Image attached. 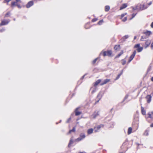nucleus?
<instances>
[{"label": "nucleus", "instance_id": "f257e3e1", "mask_svg": "<svg viewBox=\"0 0 153 153\" xmlns=\"http://www.w3.org/2000/svg\"><path fill=\"white\" fill-rule=\"evenodd\" d=\"M99 111H95L91 115V118L93 119L95 118L99 115Z\"/></svg>", "mask_w": 153, "mask_h": 153}, {"label": "nucleus", "instance_id": "f03ea898", "mask_svg": "<svg viewBox=\"0 0 153 153\" xmlns=\"http://www.w3.org/2000/svg\"><path fill=\"white\" fill-rule=\"evenodd\" d=\"M112 54V52L111 50H109L107 51H105L103 52V55L104 56H110Z\"/></svg>", "mask_w": 153, "mask_h": 153}, {"label": "nucleus", "instance_id": "7ed1b4c3", "mask_svg": "<svg viewBox=\"0 0 153 153\" xmlns=\"http://www.w3.org/2000/svg\"><path fill=\"white\" fill-rule=\"evenodd\" d=\"M136 53V51H134L133 52L132 54L129 57V60L128 61V63H129L132 60V59L134 58V57Z\"/></svg>", "mask_w": 153, "mask_h": 153}, {"label": "nucleus", "instance_id": "20e7f679", "mask_svg": "<svg viewBox=\"0 0 153 153\" xmlns=\"http://www.w3.org/2000/svg\"><path fill=\"white\" fill-rule=\"evenodd\" d=\"M104 125L102 124H100L99 125L97 126L96 127H94V131L97 132L98 131V130L100 129L101 128L103 127Z\"/></svg>", "mask_w": 153, "mask_h": 153}, {"label": "nucleus", "instance_id": "39448f33", "mask_svg": "<svg viewBox=\"0 0 153 153\" xmlns=\"http://www.w3.org/2000/svg\"><path fill=\"white\" fill-rule=\"evenodd\" d=\"M10 20H5L2 21L1 22L0 24V25H4L8 24L10 22Z\"/></svg>", "mask_w": 153, "mask_h": 153}, {"label": "nucleus", "instance_id": "423d86ee", "mask_svg": "<svg viewBox=\"0 0 153 153\" xmlns=\"http://www.w3.org/2000/svg\"><path fill=\"white\" fill-rule=\"evenodd\" d=\"M33 4V2L32 1H30L26 5V7L27 8H29L31 6H32Z\"/></svg>", "mask_w": 153, "mask_h": 153}, {"label": "nucleus", "instance_id": "0eeeda50", "mask_svg": "<svg viewBox=\"0 0 153 153\" xmlns=\"http://www.w3.org/2000/svg\"><path fill=\"white\" fill-rule=\"evenodd\" d=\"M147 8V7L146 6H145L144 4L140 5V9L141 10H143L146 9Z\"/></svg>", "mask_w": 153, "mask_h": 153}, {"label": "nucleus", "instance_id": "6e6552de", "mask_svg": "<svg viewBox=\"0 0 153 153\" xmlns=\"http://www.w3.org/2000/svg\"><path fill=\"white\" fill-rule=\"evenodd\" d=\"M151 43V41L150 40H147L145 43V48L148 47L150 45Z\"/></svg>", "mask_w": 153, "mask_h": 153}, {"label": "nucleus", "instance_id": "1a4fd4ad", "mask_svg": "<svg viewBox=\"0 0 153 153\" xmlns=\"http://www.w3.org/2000/svg\"><path fill=\"white\" fill-rule=\"evenodd\" d=\"M110 81V79H105L103 82L101 83L100 84L101 85H102L104 84H106L107 82H109Z\"/></svg>", "mask_w": 153, "mask_h": 153}, {"label": "nucleus", "instance_id": "9d476101", "mask_svg": "<svg viewBox=\"0 0 153 153\" xmlns=\"http://www.w3.org/2000/svg\"><path fill=\"white\" fill-rule=\"evenodd\" d=\"M102 97V94L101 93V92H100V93H99L97 96V98L99 99V100L95 102L96 104L101 99Z\"/></svg>", "mask_w": 153, "mask_h": 153}, {"label": "nucleus", "instance_id": "9b49d317", "mask_svg": "<svg viewBox=\"0 0 153 153\" xmlns=\"http://www.w3.org/2000/svg\"><path fill=\"white\" fill-rule=\"evenodd\" d=\"M152 97L150 95H148L146 97V98L147 99V102L148 103H149L151 100Z\"/></svg>", "mask_w": 153, "mask_h": 153}, {"label": "nucleus", "instance_id": "f8f14e48", "mask_svg": "<svg viewBox=\"0 0 153 153\" xmlns=\"http://www.w3.org/2000/svg\"><path fill=\"white\" fill-rule=\"evenodd\" d=\"M79 108H76L75 111V115L76 116H78L81 114V112H80L78 111H77Z\"/></svg>", "mask_w": 153, "mask_h": 153}, {"label": "nucleus", "instance_id": "ddd939ff", "mask_svg": "<svg viewBox=\"0 0 153 153\" xmlns=\"http://www.w3.org/2000/svg\"><path fill=\"white\" fill-rule=\"evenodd\" d=\"M143 33L145 34L146 36H149L151 34L152 32L150 31H147L146 32H144Z\"/></svg>", "mask_w": 153, "mask_h": 153}, {"label": "nucleus", "instance_id": "4468645a", "mask_svg": "<svg viewBox=\"0 0 153 153\" xmlns=\"http://www.w3.org/2000/svg\"><path fill=\"white\" fill-rule=\"evenodd\" d=\"M127 6V4H123L122 6L120 7V10H122L123 9L126 8Z\"/></svg>", "mask_w": 153, "mask_h": 153}, {"label": "nucleus", "instance_id": "2eb2a0df", "mask_svg": "<svg viewBox=\"0 0 153 153\" xmlns=\"http://www.w3.org/2000/svg\"><path fill=\"white\" fill-rule=\"evenodd\" d=\"M101 79H99L95 82L94 83V85L95 86H97L101 82Z\"/></svg>", "mask_w": 153, "mask_h": 153}, {"label": "nucleus", "instance_id": "dca6fc26", "mask_svg": "<svg viewBox=\"0 0 153 153\" xmlns=\"http://www.w3.org/2000/svg\"><path fill=\"white\" fill-rule=\"evenodd\" d=\"M18 3H17L16 1H12L11 2V7H13L14 6H16V5Z\"/></svg>", "mask_w": 153, "mask_h": 153}, {"label": "nucleus", "instance_id": "f3484780", "mask_svg": "<svg viewBox=\"0 0 153 153\" xmlns=\"http://www.w3.org/2000/svg\"><path fill=\"white\" fill-rule=\"evenodd\" d=\"M80 137L81 138L82 140H83V139L85 138V135L84 133H81L80 134Z\"/></svg>", "mask_w": 153, "mask_h": 153}, {"label": "nucleus", "instance_id": "a211bd4d", "mask_svg": "<svg viewBox=\"0 0 153 153\" xmlns=\"http://www.w3.org/2000/svg\"><path fill=\"white\" fill-rule=\"evenodd\" d=\"M148 115L149 117L151 118H153V111L149 113Z\"/></svg>", "mask_w": 153, "mask_h": 153}, {"label": "nucleus", "instance_id": "6ab92c4d", "mask_svg": "<svg viewBox=\"0 0 153 153\" xmlns=\"http://www.w3.org/2000/svg\"><path fill=\"white\" fill-rule=\"evenodd\" d=\"M73 143V138L72 137L70 140L69 143L68 145V147H70L71 146V145Z\"/></svg>", "mask_w": 153, "mask_h": 153}, {"label": "nucleus", "instance_id": "aec40b11", "mask_svg": "<svg viewBox=\"0 0 153 153\" xmlns=\"http://www.w3.org/2000/svg\"><path fill=\"white\" fill-rule=\"evenodd\" d=\"M123 50L121 51V52L116 56L115 58H119L122 54H123Z\"/></svg>", "mask_w": 153, "mask_h": 153}, {"label": "nucleus", "instance_id": "412c9836", "mask_svg": "<svg viewBox=\"0 0 153 153\" xmlns=\"http://www.w3.org/2000/svg\"><path fill=\"white\" fill-rule=\"evenodd\" d=\"M75 131V128L74 127L73 129L71 130H70L68 133V134H70L71 132H74Z\"/></svg>", "mask_w": 153, "mask_h": 153}, {"label": "nucleus", "instance_id": "4be33fe9", "mask_svg": "<svg viewBox=\"0 0 153 153\" xmlns=\"http://www.w3.org/2000/svg\"><path fill=\"white\" fill-rule=\"evenodd\" d=\"M93 129L92 128H90L88 130V134H90L93 133Z\"/></svg>", "mask_w": 153, "mask_h": 153}, {"label": "nucleus", "instance_id": "5701e85b", "mask_svg": "<svg viewBox=\"0 0 153 153\" xmlns=\"http://www.w3.org/2000/svg\"><path fill=\"white\" fill-rule=\"evenodd\" d=\"M120 45H117L115 46L114 49L115 50H117L118 49H120Z\"/></svg>", "mask_w": 153, "mask_h": 153}, {"label": "nucleus", "instance_id": "b1692460", "mask_svg": "<svg viewBox=\"0 0 153 153\" xmlns=\"http://www.w3.org/2000/svg\"><path fill=\"white\" fill-rule=\"evenodd\" d=\"M141 112L143 114L145 115L146 114V111L145 110H144V108L143 107H141Z\"/></svg>", "mask_w": 153, "mask_h": 153}, {"label": "nucleus", "instance_id": "393cba45", "mask_svg": "<svg viewBox=\"0 0 153 153\" xmlns=\"http://www.w3.org/2000/svg\"><path fill=\"white\" fill-rule=\"evenodd\" d=\"M132 128L131 127H129L128 128V134H130L132 131Z\"/></svg>", "mask_w": 153, "mask_h": 153}, {"label": "nucleus", "instance_id": "a878e982", "mask_svg": "<svg viewBox=\"0 0 153 153\" xmlns=\"http://www.w3.org/2000/svg\"><path fill=\"white\" fill-rule=\"evenodd\" d=\"M110 9V7L109 6H106L105 7V11L106 12L108 11Z\"/></svg>", "mask_w": 153, "mask_h": 153}, {"label": "nucleus", "instance_id": "bb28decb", "mask_svg": "<svg viewBox=\"0 0 153 153\" xmlns=\"http://www.w3.org/2000/svg\"><path fill=\"white\" fill-rule=\"evenodd\" d=\"M129 36L128 35H125L122 38V40H123V41L125 40L126 39H127L128 38Z\"/></svg>", "mask_w": 153, "mask_h": 153}, {"label": "nucleus", "instance_id": "cd10ccee", "mask_svg": "<svg viewBox=\"0 0 153 153\" xmlns=\"http://www.w3.org/2000/svg\"><path fill=\"white\" fill-rule=\"evenodd\" d=\"M143 49V48L142 47H139V48H138L137 49V50L138 52H140L142 51Z\"/></svg>", "mask_w": 153, "mask_h": 153}, {"label": "nucleus", "instance_id": "c85d7f7f", "mask_svg": "<svg viewBox=\"0 0 153 153\" xmlns=\"http://www.w3.org/2000/svg\"><path fill=\"white\" fill-rule=\"evenodd\" d=\"M147 38L146 36H142L141 37L140 40L141 41H144V39H146Z\"/></svg>", "mask_w": 153, "mask_h": 153}, {"label": "nucleus", "instance_id": "c756f323", "mask_svg": "<svg viewBox=\"0 0 153 153\" xmlns=\"http://www.w3.org/2000/svg\"><path fill=\"white\" fill-rule=\"evenodd\" d=\"M10 14V12H8L6 13V14L5 15V17H7L9 16Z\"/></svg>", "mask_w": 153, "mask_h": 153}, {"label": "nucleus", "instance_id": "7c9ffc66", "mask_svg": "<svg viewBox=\"0 0 153 153\" xmlns=\"http://www.w3.org/2000/svg\"><path fill=\"white\" fill-rule=\"evenodd\" d=\"M82 140L81 139V137H79L78 138L76 139L75 140V141H80Z\"/></svg>", "mask_w": 153, "mask_h": 153}, {"label": "nucleus", "instance_id": "2f4dec72", "mask_svg": "<svg viewBox=\"0 0 153 153\" xmlns=\"http://www.w3.org/2000/svg\"><path fill=\"white\" fill-rule=\"evenodd\" d=\"M103 22V21L102 19L100 20L98 22V24L99 25H101L102 24V23Z\"/></svg>", "mask_w": 153, "mask_h": 153}, {"label": "nucleus", "instance_id": "473e14b6", "mask_svg": "<svg viewBox=\"0 0 153 153\" xmlns=\"http://www.w3.org/2000/svg\"><path fill=\"white\" fill-rule=\"evenodd\" d=\"M12 0H4L3 1L4 3H5L6 2L8 3L9 2H10V1H11Z\"/></svg>", "mask_w": 153, "mask_h": 153}, {"label": "nucleus", "instance_id": "72a5a7b5", "mask_svg": "<svg viewBox=\"0 0 153 153\" xmlns=\"http://www.w3.org/2000/svg\"><path fill=\"white\" fill-rule=\"evenodd\" d=\"M122 61H123L122 65H125L126 62V61L124 59H122Z\"/></svg>", "mask_w": 153, "mask_h": 153}, {"label": "nucleus", "instance_id": "f704fd0d", "mask_svg": "<svg viewBox=\"0 0 153 153\" xmlns=\"http://www.w3.org/2000/svg\"><path fill=\"white\" fill-rule=\"evenodd\" d=\"M140 44H137L135 45L134 48H139V47H140Z\"/></svg>", "mask_w": 153, "mask_h": 153}, {"label": "nucleus", "instance_id": "c9c22d12", "mask_svg": "<svg viewBox=\"0 0 153 153\" xmlns=\"http://www.w3.org/2000/svg\"><path fill=\"white\" fill-rule=\"evenodd\" d=\"M144 134L146 136L148 135V131L146 130L145 131L144 133Z\"/></svg>", "mask_w": 153, "mask_h": 153}, {"label": "nucleus", "instance_id": "e433bc0d", "mask_svg": "<svg viewBox=\"0 0 153 153\" xmlns=\"http://www.w3.org/2000/svg\"><path fill=\"white\" fill-rule=\"evenodd\" d=\"M120 74H119L117 75V76L116 78V79H115V80L118 79L120 77Z\"/></svg>", "mask_w": 153, "mask_h": 153}, {"label": "nucleus", "instance_id": "4c0bfd02", "mask_svg": "<svg viewBox=\"0 0 153 153\" xmlns=\"http://www.w3.org/2000/svg\"><path fill=\"white\" fill-rule=\"evenodd\" d=\"M97 59V58H96L93 61L92 63L93 64H94L96 62Z\"/></svg>", "mask_w": 153, "mask_h": 153}, {"label": "nucleus", "instance_id": "58836bf2", "mask_svg": "<svg viewBox=\"0 0 153 153\" xmlns=\"http://www.w3.org/2000/svg\"><path fill=\"white\" fill-rule=\"evenodd\" d=\"M138 9V8L137 6H136L135 7H133V10H136Z\"/></svg>", "mask_w": 153, "mask_h": 153}, {"label": "nucleus", "instance_id": "ea45409f", "mask_svg": "<svg viewBox=\"0 0 153 153\" xmlns=\"http://www.w3.org/2000/svg\"><path fill=\"white\" fill-rule=\"evenodd\" d=\"M97 19H93L92 20V22H95V21H97Z\"/></svg>", "mask_w": 153, "mask_h": 153}, {"label": "nucleus", "instance_id": "a19ab883", "mask_svg": "<svg viewBox=\"0 0 153 153\" xmlns=\"http://www.w3.org/2000/svg\"><path fill=\"white\" fill-rule=\"evenodd\" d=\"M127 20V18L126 17H125L122 20V21L124 22Z\"/></svg>", "mask_w": 153, "mask_h": 153}, {"label": "nucleus", "instance_id": "79ce46f5", "mask_svg": "<svg viewBox=\"0 0 153 153\" xmlns=\"http://www.w3.org/2000/svg\"><path fill=\"white\" fill-rule=\"evenodd\" d=\"M16 6H17L18 8H21V6L20 5L18 4H17L16 5Z\"/></svg>", "mask_w": 153, "mask_h": 153}, {"label": "nucleus", "instance_id": "37998d69", "mask_svg": "<svg viewBox=\"0 0 153 153\" xmlns=\"http://www.w3.org/2000/svg\"><path fill=\"white\" fill-rule=\"evenodd\" d=\"M126 13H125V14H122L121 15V17H124L125 15H126Z\"/></svg>", "mask_w": 153, "mask_h": 153}, {"label": "nucleus", "instance_id": "c03bdc74", "mask_svg": "<svg viewBox=\"0 0 153 153\" xmlns=\"http://www.w3.org/2000/svg\"><path fill=\"white\" fill-rule=\"evenodd\" d=\"M16 1L17 3H18L19 2H20V3H21V0H16Z\"/></svg>", "mask_w": 153, "mask_h": 153}, {"label": "nucleus", "instance_id": "a18cd8bd", "mask_svg": "<svg viewBox=\"0 0 153 153\" xmlns=\"http://www.w3.org/2000/svg\"><path fill=\"white\" fill-rule=\"evenodd\" d=\"M71 119V118H69L68 119V120H67V121H66V122H67V123H68V122L70 121V120Z\"/></svg>", "mask_w": 153, "mask_h": 153}, {"label": "nucleus", "instance_id": "49530a36", "mask_svg": "<svg viewBox=\"0 0 153 153\" xmlns=\"http://www.w3.org/2000/svg\"><path fill=\"white\" fill-rule=\"evenodd\" d=\"M96 91V89H94L92 91V93H93L94 92H95Z\"/></svg>", "mask_w": 153, "mask_h": 153}, {"label": "nucleus", "instance_id": "de8ad7c7", "mask_svg": "<svg viewBox=\"0 0 153 153\" xmlns=\"http://www.w3.org/2000/svg\"><path fill=\"white\" fill-rule=\"evenodd\" d=\"M128 96L126 95V97H125V98H124V100H126V99H127L128 97Z\"/></svg>", "mask_w": 153, "mask_h": 153}, {"label": "nucleus", "instance_id": "09e8293b", "mask_svg": "<svg viewBox=\"0 0 153 153\" xmlns=\"http://www.w3.org/2000/svg\"><path fill=\"white\" fill-rule=\"evenodd\" d=\"M136 15V14H132V18H134V16H135Z\"/></svg>", "mask_w": 153, "mask_h": 153}, {"label": "nucleus", "instance_id": "8fccbe9b", "mask_svg": "<svg viewBox=\"0 0 153 153\" xmlns=\"http://www.w3.org/2000/svg\"><path fill=\"white\" fill-rule=\"evenodd\" d=\"M151 48L152 49H153V42L152 44L151 45Z\"/></svg>", "mask_w": 153, "mask_h": 153}, {"label": "nucleus", "instance_id": "3c124183", "mask_svg": "<svg viewBox=\"0 0 153 153\" xmlns=\"http://www.w3.org/2000/svg\"><path fill=\"white\" fill-rule=\"evenodd\" d=\"M151 26L152 28H153V22L152 23Z\"/></svg>", "mask_w": 153, "mask_h": 153}, {"label": "nucleus", "instance_id": "603ef678", "mask_svg": "<svg viewBox=\"0 0 153 153\" xmlns=\"http://www.w3.org/2000/svg\"><path fill=\"white\" fill-rule=\"evenodd\" d=\"M86 74H85L84 75L82 76V77L81 78V79H83L84 78V77L85 76V75H86Z\"/></svg>", "mask_w": 153, "mask_h": 153}, {"label": "nucleus", "instance_id": "864d4df0", "mask_svg": "<svg viewBox=\"0 0 153 153\" xmlns=\"http://www.w3.org/2000/svg\"><path fill=\"white\" fill-rule=\"evenodd\" d=\"M4 30H4V29H1V30H0V31L1 32H2V31H4Z\"/></svg>", "mask_w": 153, "mask_h": 153}, {"label": "nucleus", "instance_id": "5fc2aeb1", "mask_svg": "<svg viewBox=\"0 0 153 153\" xmlns=\"http://www.w3.org/2000/svg\"><path fill=\"white\" fill-rule=\"evenodd\" d=\"M151 68V67H149V68L148 69V71H149L150 70Z\"/></svg>", "mask_w": 153, "mask_h": 153}, {"label": "nucleus", "instance_id": "6e6d98bb", "mask_svg": "<svg viewBox=\"0 0 153 153\" xmlns=\"http://www.w3.org/2000/svg\"><path fill=\"white\" fill-rule=\"evenodd\" d=\"M152 4V2H150L149 4H148L149 5H150L151 4Z\"/></svg>", "mask_w": 153, "mask_h": 153}, {"label": "nucleus", "instance_id": "4d7b16f0", "mask_svg": "<svg viewBox=\"0 0 153 153\" xmlns=\"http://www.w3.org/2000/svg\"><path fill=\"white\" fill-rule=\"evenodd\" d=\"M150 127H153V123L151 125Z\"/></svg>", "mask_w": 153, "mask_h": 153}, {"label": "nucleus", "instance_id": "13d9d810", "mask_svg": "<svg viewBox=\"0 0 153 153\" xmlns=\"http://www.w3.org/2000/svg\"><path fill=\"white\" fill-rule=\"evenodd\" d=\"M151 80L152 81H153V77H152L151 78Z\"/></svg>", "mask_w": 153, "mask_h": 153}, {"label": "nucleus", "instance_id": "bf43d9fd", "mask_svg": "<svg viewBox=\"0 0 153 153\" xmlns=\"http://www.w3.org/2000/svg\"><path fill=\"white\" fill-rule=\"evenodd\" d=\"M122 73H123V71H122L121 72L120 74H120V75H121L122 74Z\"/></svg>", "mask_w": 153, "mask_h": 153}, {"label": "nucleus", "instance_id": "052dcab7", "mask_svg": "<svg viewBox=\"0 0 153 153\" xmlns=\"http://www.w3.org/2000/svg\"><path fill=\"white\" fill-rule=\"evenodd\" d=\"M136 36H134V39H135L136 38Z\"/></svg>", "mask_w": 153, "mask_h": 153}, {"label": "nucleus", "instance_id": "680f3d73", "mask_svg": "<svg viewBox=\"0 0 153 153\" xmlns=\"http://www.w3.org/2000/svg\"><path fill=\"white\" fill-rule=\"evenodd\" d=\"M79 153H85V152H79Z\"/></svg>", "mask_w": 153, "mask_h": 153}, {"label": "nucleus", "instance_id": "e2e57ef3", "mask_svg": "<svg viewBox=\"0 0 153 153\" xmlns=\"http://www.w3.org/2000/svg\"><path fill=\"white\" fill-rule=\"evenodd\" d=\"M13 20H14V21H15V20H16L15 19H14Z\"/></svg>", "mask_w": 153, "mask_h": 153}, {"label": "nucleus", "instance_id": "0e129e2a", "mask_svg": "<svg viewBox=\"0 0 153 153\" xmlns=\"http://www.w3.org/2000/svg\"><path fill=\"white\" fill-rule=\"evenodd\" d=\"M123 153V152H121V153Z\"/></svg>", "mask_w": 153, "mask_h": 153}]
</instances>
